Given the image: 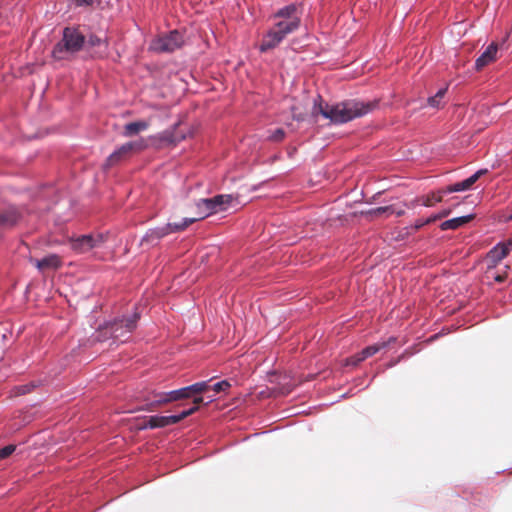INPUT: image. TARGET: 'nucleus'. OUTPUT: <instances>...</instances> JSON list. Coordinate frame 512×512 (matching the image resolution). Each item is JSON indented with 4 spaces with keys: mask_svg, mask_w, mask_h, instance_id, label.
I'll use <instances>...</instances> for the list:
<instances>
[{
    "mask_svg": "<svg viewBox=\"0 0 512 512\" xmlns=\"http://www.w3.org/2000/svg\"><path fill=\"white\" fill-rule=\"evenodd\" d=\"M375 106L376 103L354 99L342 101L334 105H323L321 97L318 96L314 100L312 115H321L333 124H343L370 113Z\"/></svg>",
    "mask_w": 512,
    "mask_h": 512,
    "instance_id": "1",
    "label": "nucleus"
},
{
    "mask_svg": "<svg viewBox=\"0 0 512 512\" xmlns=\"http://www.w3.org/2000/svg\"><path fill=\"white\" fill-rule=\"evenodd\" d=\"M140 314L133 312L129 316H124L119 319H115L112 322H107L100 327L96 339L98 341H104L109 338L115 342L124 343L130 339L132 332L136 329Z\"/></svg>",
    "mask_w": 512,
    "mask_h": 512,
    "instance_id": "2",
    "label": "nucleus"
},
{
    "mask_svg": "<svg viewBox=\"0 0 512 512\" xmlns=\"http://www.w3.org/2000/svg\"><path fill=\"white\" fill-rule=\"evenodd\" d=\"M195 218H183L180 222L167 223L164 226L149 229L141 239V245L153 247L159 244L165 236L185 230L196 222Z\"/></svg>",
    "mask_w": 512,
    "mask_h": 512,
    "instance_id": "3",
    "label": "nucleus"
},
{
    "mask_svg": "<svg viewBox=\"0 0 512 512\" xmlns=\"http://www.w3.org/2000/svg\"><path fill=\"white\" fill-rule=\"evenodd\" d=\"M274 19H276L274 25L288 35L300 27L301 12L299 11L298 5L289 4L279 9L274 14Z\"/></svg>",
    "mask_w": 512,
    "mask_h": 512,
    "instance_id": "4",
    "label": "nucleus"
},
{
    "mask_svg": "<svg viewBox=\"0 0 512 512\" xmlns=\"http://www.w3.org/2000/svg\"><path fill=\"white\" fill-rule=\"evenodd\" d=\"M185 43L184 36L178 30L154 38L149 44V50L157 53H171L180 49Z\"/></svg>",
    "mask_w": 512,
    "mask_h": 512,
    "instance_id": "5",
    "label": "nucleus"
},
{
    "mask_svg": "<svg viewBox=\"0 0 512 512\" xmlns=\"http://www.w3.org/2000/svg\"><path fill=\"white\" fill-rule=\"evenodd\" d=\"M84 44V36L73 28H65L62 40L54 47L53 55L57 58H63L64 51L75 53L79 51Z\"/></svg>",
    "mask_w": 512,
    "mask_h": 512,
    "instance_id": "6",
    "label": "nucleus"
},
{
    "mask_svg": "<svg viewBox=\"0 0 512 512\" xmlns=\"http://www.w3.org/2000/svg\"><path fill=\"white\" fill-rule=\"evenodd\" d=\"M234 198L232 195L221 194L212 198L200 199L197 206L201 209V216L199 219L205 218L211 214L226 211L232 204ZM198 220V218H196Z\"/></svg>",
    "mask_w": 512,
    "mask_h": 512,
    "instance_id": "7",
    "label": "nucleus"
},
{
    "mask_svg": "<svg viewBox=\"0 0 512 512\" xmlns=\"http://www.w3.org/2000/svg\"><path fill=\"white\" fill-rule=\"evenodd\" d=\"M146 148L147 143L143 138L124 143L109 155V157L106 160L105 167L114 166L120 163L121 161L127 159L133 153L140 152Z\"/></svg>",
    "mask_w": 512,
    "mask_h": 512,
    "instance_id": "8",
    "label": "nucleus"
},
{
    "mask_svg": "<svg viewBox=\"0 0 512 512\" xmlns=\"http://www.w3.org/2000/svg\"><path fill=\"white\" fill-rule=\"evenodd\" d=\"M106 241L102 233L82 235L71 239V248L77 253H86L95 248H100Z\"/></svg>",
    "mask_w": 512,
    "mask_h": 512,
    "instance_id": "9",
    "label": "nucleus"
},
{
    "mask_svg": "<svg viewBox=\"0 0 512 512\" xmlns=\"http://www.w3.org/2000/svg\"><path fill=\"white\" fill-rule=\"evenodd\" d=\"M287 36L282 30H280L275 25L271 28L264 36L259 45V50L261 53H265L271 49L276 48L283 39Z\"/></svg>",
    "mask_w": 512,
    "mask_h": 512,
    "instance_id": "10",
    "label": "nucleus"
},
{
    "mask_svg": "<svg viewBox=\"0 0 512 512\" xmlns=\"http://www.w3.org/2000/svg\"><path fill=\"white\" fill-rule=\"evenodd\" d=\"M394 341H395V338L390 337L388 341H383V342L376 343L374 345L367 346L359 353L351 356L347 360V364L355 366V365L359 364L360 362L364 361L365 359L375 355L380 350L386 348L391 342H394Z\"/></svg>",
    "mask_w": 512,
    "mask_h": 512,
    "instance_id": "11",
    "label": "nucleus"
},
{
    "mask_svg": "<svg viewBox=\"0 0 512 512\" xmlns=\"http://www.w3.org/2000/svg\"><path fill=\"white\" fill-rule=\"evenodd\" d=\"M485 173H487V169H480L476 171L474 174H472L467 179L457 182L455 184L449 185L445 188H443L444 194H450L454 192H462L470 189L472 185Z\"/></svg>",
    "mask_w": 512,
    "mask_h": 512,
    "instance_id": "12",
    "label": "nucleus"
},
{
    "mask_svg": "<svg viewBox=\"0 0 512 512\" xmlns=\"http://www.w3.org/2000/svg\"><path fill=\"white\" fill-rule=\"evenodd\" d=\"M512 249V242L507 243H499L495 247H493L488 253V261L490 262L488 265L497 266L498 263L503 260L509 251Z\"/></svg>",
    "mask_w": 512,
    "mask_h": 512,
    "instance_id": "13",
    "label": "nucleus"
},
{
    "mask_svg": "<svg viewBox=\"0 0 512 512\" xmlns=\"http://www.w3.org/2000/svg\"><path fill=\"white\" fill-rule=\"evenodd\" d=\"M21 218L19 211L10 207L0 212V230L8 229L15 226Z\"/></svg>",
    "mask_w": 512,
    "mask_h": 512,
    "instance_id": "14",
    "label": "nucleus"
},
{
    "mask_svg": "<svg viewBox=\"0 0 512 512\" xmlns=\"http://www.w3.org/2000/svg\"><path fill=\"white\" fill-rule=\"evenodd\" d=\"M167 392L151 391L144 396L143 401L145 402V409L152 410L157 406L167 404L168 396Z\"/></svg>",
    "mask_w": 512,
    "mask_h": 512,
    "instance_id": "15",
    "label": "nucleus"
},
{
    "mask_svg": "<svg viewBox=\"0 0 512 512\" xmlns=\"http://www.w3.org/2000/svg\"><path fill=\"white\" fill-rule=\"evenodd\" d=\"M498 51V46L495 43H491L482 54L476 59L475 67L477 70L482 69L489 63L495 60Z\"/></svg>",
    "mask_w": 512,
    "mask_h": 512,
    "instance_id": "16",
    "label": "nucleus"
},
{
    "mask_svg": "<svg viewBox=\"0 0 512 512\" xmlns=\"http://www.w3.org/2000/svg\"><path fill=\"white\" fill-rule=\"evenodd\" d=\"M39 271L47 269L56 270L62 265V261L57 254H50L40 260L33 261Z\"/></svg>",
    "mask_w": 512,
    "mask_h": 512,
    "instance_id": "17",
    "label": "nucleus"
},
{
    "mask_svg": "<svg viewBox=\"0 0 512 512\" xmlns=\"http://www.w3.org/2000/svg\"><path fill=\"white\" fill-rule=\"evenodd\" d=\"M443 195H445L443 189L432 191L428 194L418 196V202H420V206L433 207L442 201Z\"/></svg>",
    "mask_w": 512,
    "mask_h": 512,
    "instance_id": "18",
    "label": "nucleus"
},
{
    "mask_svg": "<svg viewBox=\"0 0 512 512\" xmlns=\"http://www.w3.org/2000/svg\"><path fill=\"white\" fill-rule=\"evenodd\" d=\"M149 127V123L147 121H144V120H141V121H136V122H130V123H127L125 126H124V129H123V136L124 137H132L142 131H145L147 130Z\"/></svg>",
    "mask_w": 512,
    "mask_h": 512,
    "instance_id": "19",
    "label": "nucleus"
},
{
    "mask_svg": "<svg viewBox=\"0 0 512 512\" xmlns=\"http://www.w3.org/2000/svg\"><path fill=\"white\" fill-rule=\"evenodd\" d=\"M472 218L473 215H465L461 217L452 218L442 222L440 228L443 231L454 230L468 223Z\"/></svg>",
    "mask_w": 512,
    "mask_h": 512,
    "instance_id": "20",
    "label": "nucleus"
},
{
    "mask_svg": "<svg viewBox=\"0 0 512 512\" xmlns=\"http://www.w3.org/2000/svg\"><path fill=\"white\" fill-rule=\"evenodd\" d=\"M167 427L165 416H151L147 420H144L141 424H139L138 429H155V428H163Z\"/></svg>",
    "mask_w": 512,
    "mask_h": 512,
    "instance_id": "21",
    "label": "nucleus"
},
{
    "mask_svg": "<svg viewBox=\"0 0 512 512\" xmlns=\"http://www.w3.org/2000/svg\"><path fill=\"white\" fill-rule=\"evenodd\" d=\"M166 396H168V403L175 402V401L182 400V399L192 398L191 393L188 389V386L180 388V389L168 391Z\"/></svg>",
    "mask_w": 512,
    "mask_h": 512,
    "instance_id": "22",
    "label": "nucleus"
},
{
    "mask_svg": "<svg viewBox=\"0 0 512 512\" xmlns=\"http://www.w3.org/2000/svg\"><path fill=\"white\" fill-rule=\"evenodd\" d=\"M497 266L494 265H488L487 270L485 272V278L489 281L493 279L495 282L501 283L504 282L506 279V273L499 272L496 270Z\"/></svg>",
    "mask_w": 512,
    "mask_h": 512,
    "instance_id": "23",
    "label": "nucleus"
},
{
    "mask_svg": "<svg viewBox=\"0 0 512 512\" xmlns=\"http://www.w3.org/2000/svg\"><path fill=\"white\" fill-rule=\"evenodd\" d=\"M209 381L196 382L188 386L192 398L200 396L199 394L205 392L209 388Z\"/></svg>",
    "mask_w": 512,
    "mask_h": 512,
    "instance_id": "24",
    "label": "nucleus"
},
{
    "mask_svg": "<svg viewBox=\"0 0 512 512\" xmlns=\"http://www.w3.org/2000/svg\"><path fill=\"white\" fill-rule=\"evenodd\" d=\"M203 401H204V399L202 396L194 397L193 398V406H191L189 409L183 410L182 412L179 413L180 420H183L186 417L195 413L198 410V405L201 404Z\"/></svg>",
    "mask_w": 512,
    "mask_h": 512,
    "instance_id": "25",
    "label": "nucleus"
},
{
    "mask_svg": "<svg viewBox=\"0 0 512 512\" xmlns=\"http://www.w3.org/2000/svg\"><path fill=\"white\" fill-rule=\"evenodd\" d=\"M285 137V131L282 128H277L268 136L269 140L274 142L282 141Z\"/></svg>",
    "mask_w": 512,
    "mask_h": 512,
    "instance_id": "26",
    "label": "nucleus"
},
{
    "mask_svg": "<svg viewBox=\"0 0 512 512\" xmlns=\"http://www.w3.org/2000/svg\"><path fill=\"white\" fill-rule=\"evenodd\" d=\"M230 387H231V385L227 380H222L220 382L215 383L212 386V389L216 393H220V392H227Z\"/></svg>",
    "mask_w": 512,
    "mask_h": 512,
    "instance_id": "27",
    "label": "nucleus"
},
{
    "mask_svg": "<svg viewBox=\"0 0 512 512\" xmlns=\"http://www.w3.org/2000/svg\"><path fill=\"white\" fill-rule=\"evenodd\" d=\"M16 449L15 445H7L0 449V459H5L10 456Z\"/></svg>",
    "mask_w": 512,
    "mask_h": 512,
    "instance_id": "28",
    "label": "nucleus"
},
{
    "mask_svg": "<svg viewBox=\"0 0 512 512\" xmlns=\"http://www.w3.org/2000/svg\"><path fill=\"white\" fill-rule=\"evenodd\" d=\"M158 139L162 142L173 143L175 140L171 131H164L159 133Z\"/></svg>",
    "mask_w": 512,
    "mask_h": 512,
    "instance_id": "29",
    "label": "nucleus"
},
{
    "mask_svg": "<svg viewBox=\"0 0 512 512\" xmlns=\"http://www.w3.org/2000/svg\"><path fill=\"white\" fill-rule=\"evenodd\" d=\"M393 210V205L377 207L371 211L375 215L389 214V211Z\"/></svg>",
    "mask_w": 512,
    "mask_h": 512,
    "instance_id": "30",
    "label": "nucleus"
},
{
    "mask_svg": "<svg viewBox=\"0 0 512 512\" xmlns=\"http://www.w3.org/2000/svg\"><path fill=\"white\" fill-rule=\"evenodd\" d=\"M165 418L167 426L179 423L181 421L179 418V414L165 416Z\"/></svg>",
    "mask_w": 512,
    "mask_h": 512,
    "instance_id": "31",
    "label": "nucleus"
},
{
    "mask_svg": "<svg viewBox=\"0 0 512 512\" xmlns=\"http://www.w3.org/2000/svg\"><path fill=\"white\" fill-rule=\"evenodd\" d=\"M88 42L91 46H100L102 43H104V40L98 36L92 35L89 37Z\"/></svg>",
    "mask_w": 512,
    "mask_h": 512,
    "instance_id": "32",
    "label": "nucleus"
},
{
    "mask_svg": "<svg viewBox=\"0 0 512 512\" xmlns=\"http://www.w3.org/2000/svg\"><path fill=\"white\" fill-rule=\"evenodd\" d=\"M428 104L433 108H439L441 100L434 95L428 98Z\"/></svg>",
    "mask_w": 512,
    "mask_h": 512,
    "instance_id": "33",
    "label": "nucleus"
},
{
    "mask_svg": "<svg viewBox=\"0 0 512 512\" xmlns=\"http://www.w3.org/2000/svg\"><path fill=\"white\" fill-rule=\"evenodd\" d=\"M35 387L33 383L31 384H26V385H21L19 386L17 389H18V393L19 394H27L31 391V389Z\"/></svg>",
    "mask_w": 512,
    "mask_h": 512,
    "instance_id": "34",
    "label": "nucleus"
},
{
    "mask_svg": "<svg viewBox=\"0 0 512 512\" xmlns=\"http://www.w3.org/2000/svg\"><path fill=\"white\" fill-rule=\"evenodd\" d=\"M425 225H427V223H425V219H418L415 221V223L411 227V229H413L414 231H417V230L421 229L422 227H424Z\"/></svg>",
    "mask_w": 512,
    "mask_h": 512,
    "instance_id": "35",
    "label": "nucleus"
},
{
    "mask_svg": "<svg viewBox=\"0 0 512 512\" xmlns=\"http://www.w3.org/2000/svg\"><path fill=\"white\" fill-rule=\"evenodd\" d=\"M389 214L390 215L395 214L397 217H401V216H403L405 214V210L404 209H397L396 207L393 206V210H390Z\"/></svg>",
    "mask_w": 512,
    "mask_h": 512,
    "instance_id": "36",
    "label": "nucleus"
},
{
    "mask_svg": "<svg viewBox=\"0 0 512 512\" xmlns=\"http://www.w3.org/2000/svg\"><path fill=\"white\" fill-rule=\"evenodd\" d=\"M408 208H416L417 206H420V202H418V197L411 200L409 203L405 204Z\"/></svg>",
    "mask_w": 512,
    "mask_h": 512,
    "instance_id": "37",
    "label": "nucleus"
},
{
    "mask_svg": "<svg viewBox=\"0 0 512 512\" xmlns=\"http://www.w3.org/2000/svg\"><path fill=\"white\" fill-rule=\"evenodd\" d=\"M439 219L440 218H439L438 214L436 213V214L431 215L428 218H425V223H427V225H428V224H431V223H433V222H435L436 220H439Z\"/></svg>",
    "mask_w": 512,
    "mask_h": 512,
    "instance_id": "38",
    "label": "nucleus"
},
{
    "mask_svg": "<svg viewBox=\"0 0 512 512\" xmlns=\"http://www.w3.org/2000/svg\"><path fill=\"white\" fill-rule=\"evenodd\" d=\"M446 92H447V87L441 88V89H439V90L437 91V93L435 94V96H436L437 98H439L440 100H442V99H443V97L445 96Z\"/></svg>",
    "mask_w": 512,
    "mask_h": 512,
    "instance_id": "39",
    "label": "nucleus"
},
{
    "mask_svg": "<svg viewBox=\"0 0 512 512\" xmlns=\"http://www.w3.org/2000/svg\"><path fill=\"white\" fill-rule=\"evenodd\" d=\"M450 210L449 209H445V210H442L441 212L437 213L439 218L442 219V218H445L447 217L449 214H450Z\"/></svg>",
    "mask_w": 512,
    "mask_h": 512,
    "instance_id": "40",
    "label": "nucleus"
},
{
    "mask_svg": "<svg viewBox=\"0 0 512 512\" xmlns=\"http://www.w3.org/2000/svg\"><path fill=\"white\" fill-rule=\"evenodd\" d=\"M93 0H77L78 4L80 5H83V4H86V5H89L92 3Z\"/></svg>",
    "mask_w": 512,
    "mask_h": 512,
    "instance_id": "41",
    "label": "nucleus"
},
{
    "mask_svg": "<svg viewBox=\"0 0 512 512\" xmlns=\"http://www.w3.org/2000/svg\"><path fill=\"white\" fill-rule=\"evenodd\" d=\"M509 219L512 220V214L510 215Z\"/></svg>",
    "mask_w": 512,
    "mask_h": 512,
    "instance_id": "42",
    "label": "nucleus"
}]
</instances>
